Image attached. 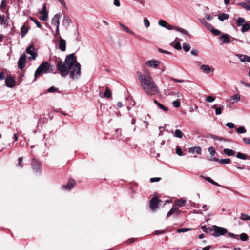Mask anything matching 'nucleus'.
I'll list each match as a JSON object with an SVG mask.
<instances>
[{
	"mask_svg": "<svg viewBox=\"0 0 250 250\" xmlns=\"http://www.w3.org/2000/svg\"><path fill=\"white\" fill-rule=\"evenodd\" d=\"M40 13L41 14H48V11L46 9V3H44L42 5V7L41 9V10L40 11Z\"/></svg>",
	"mask_w": 250,
	"mask_h": 250,
	"instance_id": "44",
	"label": "nucleus"
},
{
	"mask_svg": "<svg viewBox=\"0 0 250 250\" xmlns=\"http://www.w3.org/2000/svg\"><path fill=\"white\" fill-rule=\"evenodd\" d=\"M6 5V0H2L0 5V10L3 12Z\"/></svg>",
	"mask_w": 250,
	"mask_h": 250,
	"instance_id": "51",
	"label": "nucleus"
},
{
	"mask_svg": "<svg viewBox=\"0 0 250 250\" xmlns=\"http://www.w3.org/2000/svg\"><path fill=\"white\" fill-rule=\"evenodd\" d=\"M183 48L186 52H188L190 50L191 47L188 43L185 42L183 44Z\"/></svg>",
	"mask_w": 250,
	"mask_h": 250,
	"instance_id": "36",
	"label": "nucleus"
},
{
	"mask_svg": "<svg viewBox=\"0 0 250 250\" xmlns=\"http://www.w3.org/2000/svg\"><path fill=\"white\" fill-rule=\"evenodd\" d=\"M229 18V15L228 14L226 13H222L220 14L218 16V19L220 21H223L225 20L228 19Z\"/></svg>",
	"mask_w": 250,
	"mask_h": 250,
	"instance_id": "26",
	"label": "nucleus"
},
{
	"mask_svg": "<svg viewBox=\"0 0 250 250\" xmlns=\"http://www.w3.org/2000/svg\"><path fill=\"white\" fill-rule=\"evenodd\" d=\"M243 140L244 142L247 144L250 145V139L249 138H243Z\"/></svg>",
	"mask_w": 250,
	"mask_h": 250,
	"instance_id": "64",
	"label": "nucleus"
},
{
	"mask_svg": "<svg viewBox=\"0 0 250 250\" xmlns=\"http://www.w3.org/2000/svg\"><path fill=\"white\" fill-rule=\"evenodd\" d=\"M58 89L55 87L54 86H51L47 90V92L49 93H52L56 91Z\"/></svg>",
	"mask_w": 250,
	"mask_h": 250,
	"instance_id": "61",
	"label": "nucleus"
},
{
	"mask_svg": "<svg viewBox=\"0 0 250 250\" xmlns=\"http://www.w3.org/2000/svg\"><path fill=\"white\" fill-rule=\"evenodd\" d=\"M201 228H202V229L203 230V231L206 233H208L209 232L212 231V228H208L205 225L202 226L201 227Z\"/></svg>",
	"mask_w": 250,
	"mask_h": 250,
	"instance_id": "42",
	"label": "nucleus"
},
{
	"mask_svg": "<svg viewBox=\"0 0 250 250\" xmlns=\"http://www.w3.org/2000/svg\"><path fill=\"white\" fill-rule=\"evenodd\" d=\"M75 185V181L73 179H69L66 185L62 187V188L70 190Z\"/></svg>",
	"mask_w": 250,
	"mask_h": 250,
	"instance_id": "16",
	"label": "nucleus"
},
{
	"mask_svg": "<svg viewBox=\"0 0 250 250\" xmlns=\"http://www.w3.org/2000/svg\"><path fill=\"white\" fill-rule=\"evenodd\" d=\"M210 31L211 33L215 36H219L221 34V32L220 31H219L218 29H214L213 27H212L210 29Z\"/></svg>",
	"mask_w": 250,
	"mask_h": 250,
	"instance_id": "41",
	"label": "nucleus"
},
{
	"mask_svg": "<svg viewBox=\"0 0 250 250\" xmlns=\"http://www.w3.org/2000/svg\"><path fill=\"white\" fill-rule=\"evenodd\" d=\"M230 36L227 34H223L221 37L220 39L222 41L223 43H228L230 42Z\"/></svg>",
	"mask_w": 250,
	"mask_h": 250,
	"instance_id": "19",
	"label": "nucleus"
},
{
	"mask_svg": "<svg viewBox=\"0 0 250 250\" xmlns=\"http://www.w3.org/2000/svg\"><path fill=\"white\" fill-rule=\"evenodd\" d=\"M213 139L214 140H219L220 141H223L224 142H232V141L230 139H226L225 138L219 137L217 136H213Z\"/></svg>",
	"mask_w": 250,
	"mask_h": 250,
	"instance_id": "33",
	"label": "nucleus"
},
{
	"mask_svg": "<svg viewBox=\"0 0 250 250\" xmlns=\"http://www.w3.org/2000/svg\"><path fill=\"white\" fill-rule=\"evenodd\" d=\"M236 131L238 133L243 134L246 133L247 130L244 126H240L237 128Z\"/></svg>",
	"mask_w": 250,
	"mask_h": 250,
	"instance_id": "37",
	"label": "nucleus"
},
{
	"mask_svg": "<svg viewBox=\"0 0 250 250\" xmlns=\"http://www.w3.org/2000/svg\"><path fill=\"white\" fill-rule=\"evenodd\" d=\"M186 203V201L183 199L178 200L176 201V204L178 207H181L184 206Z\"/></svg>",
	"mask_w": 250,
	"mask_h": 250,
	"instance_id": "38",
	"label": "nucleus"
},
{
	"mask_svg": "<svg viewBox=\"0 0 250 250\" xmlns=\"http://www.w3.org/2000/svg\"><path fill=\"white\" fill-rule=\"evenodd\" d=\"M174 30H175L176 31L179 32L184 35H186L187 36H189V34L186 30H185V29H183L182 28H181L179 26H175Z\"/></svg>",
	"mask_w": 250,
	"mask_h": 250,
	"instance_id": "24",
	"label": "nucleus"
},
{
	"mask_svg": "<svg viewBox=\"0 0 250 250\" xmlns=\"http://www.w3.org/2000/svg\"><path fill=\"white\" fill-rule=\"evenodd\" d=\"M7 21V18L4 15H1L0 14V23L1 25L6 24V21Z\"/></svg>",
	"mask_w": 250,
	"mask_h": 250,
	"instance_id": "35",
	"label": "nucleus"
},
{
	"mask_svg": "<svg viewBox=\"0 0 250 250\" xmlns=\"http://www.w3.org/2000/svg\"><path fill=\"white\" fill-rule=\"evenodd\" d=\"M173 47L175 49L180 50L182 49V47L181 45V43L179 42H177L175 43V44L173 45Z\"/></svg>",
	"mask_w": 250,
	"mask_h": 250,
	"instance_id": "52",
	"label": "nucleus"
},
{
	"mask_svg": "<svg viewBox=\"0 0 250 250\" xmlns=\"http://www.w3.org/2000/svg\"><path fill=\"white\" fill-rule=\"evenodd\" d=\"M154 102L158 105V106L163 111L167 112L168 111V108L165 106L164 105L159 103L157 100H154Z\"/></svg>",
	"mask_w": 250,
	"mask_h": 250,
	"instance_id": "27",
	"label": "nucleus"
},
{
	"mask_svg": "<svg viewBox=\"0 0 250 250\" xmlns=\"http://www.w3.org/2000/svg\"><path fill=\"white\" fill-rule=\"evenodd\" d=\"M241 28V31L243 33L246 32L249 30L250 29V24L249 23H245L243 24Z\"/></svg>",
	"mask_w": 250,
	"mask_h": 250,
	"instance_id": "29",
	"label": "nucleus"
},
{
	"mask_svg": "<svg viewBox=\"0 0 250 250\" xmlns=\"http://www.w3.org/2000/svg\"><path fill=\"white\" fill-rule=\"evenodd\" d=\"M60 74L62 77L68 75L72 80H77L81 76V65L77 62L74 53L67 55L64 62L60 60L56 64Z\"/></svg>",
	"mask_w": 250,
	"mask_h": 250,
	"instance_id": "1",
	"label": "nucleus"
},
{
	"mask_svg": "<svg viewBox=\"0 0 250 250\" xmlns=\"http://www.w3.org/2000/svg\"><path fill=\"white\" fill-rule=\"evenodd\" d=\"M158 51L159 52H161V53H165V54H167V55H171V53L169 51H166V50H164L161 48H159L158 49Z\"/></svg>",
	"mask_w": 250,
	"mask_h": 250,
	"instance_id": "59",
	"label": "nucleus"
},
{
	"mask_svg": "<svg viewBox=\"0 0 250 250\" xmlns=\"http://www.w3.org/2000/svg\"><path fill=\"white\" fill-rule=\"evenodd\" d=\"M240 218L244 220H250V216L247 214H241Z\"/></svg>",
	"mask_w": 250,
	"mask_h": 250,
	"instance_id": "50",
	"label": "nucleus"
},
{
	"mask_svg": "<svg viewBox=\"0 0 250 250\" xmlns=\"http://www.w3.org/2000/svg\"><path fill=\"white\" fill-rule=\"evenodd\" d=\"M212 160L215 162H217L221 164H229L231 162V160L229 158L219 159L216 158H213Z\"/></svg>",
	"mask_w": 250,
	"mask_h": 250,
	"instance_id": "17",
	"label": "nucleus"
},
{
	"mask_svg": "<svg viewBox=\"0 0 250 250\" xmlns=\"http://www.w3.org/2000/svg\"><path fill=\"white\" fill-rule=\"evenodd\" d=\"M176 154L180 156H181L183 155V151H182V150L179 147V146H177L176 147Z\"/></svg>",
	"mask_w": 250,
	"mask_h": 250,
	"instance_id": "54",
	"label": "nucleus"
},
{
	"mask_svg": "<svg viewBox=\"0 0 250 250\" xmlns=\"http://www.w3.org/2000/svg\"><path fill=\"white\" fill-rule=\"evenodd\" d=\"M119 25L126 32L132 35H135L134 32L130 30L127 26H126L123 23H120Z\"/></svg>",
	"mask_w": 250,
	"mask_h": 250,
	"instance_id": "25",
	"label": "nucleus"
},
{
	"mask_svg": "<svg viewBox=\"0 0 250 250\" xmlns=\"http://www.w3.org/2000/svg\"><path fill=\"white\" fill-rule=\"evenodd\" d=\"M236 22L238 26H241L245 23V20L243 18L239 17L237 20Z\"/></svg>",
	"mask_w": 250,
	"mask_h": 250,
	"instance_id": "34",
	"label": "nucleus"
},
{
	"mask_svg": "<svg viewBox=\"0 0 250 250\" xmlns=\"http://www.w3.org/2000/svg\"><path fill=\"white\" fill-rule=\"evenodd\" d=\"M26 52L27 54L31 55L29 57V60H35L38 56V54L33 45H30L26 48Z\"/></svg>",
	"mask_w": 250,
	"mask_h": 250,
	"instance_id": "5",
	"label": "nucleus"
},
{
	"mask_svg": "<svg viewBox=\"0 0 250 250\" xmlns=\"http://www.w3.org/2000/svg\"><path fill=\"white\" fill-rule=\"evenodd\" d=\"M61 17V14H55L51 20V24L57 26H59L60 24V19Z\"/></svg>",
	"mask_w": 250,
	"mask_h": 250,
	"instance_id": "10",
	"label": "nucleus"
},
{
	"mask_svg": "<svg viewBox=\"0 0 250 250\" xmlns=\"http://www.w3.org/2000/svg\"><path fill=\"white\" fill-rule=\"evenodd\" d=\"M40 19L42 21H46L48 20V14H41Z\"/></svg>",
	"mask_w": 250,
	"mask_h": 250,
	"instance_id": "47",
	"label": "nucleus"
},
{
	"mask_svg": "<svg viewBox=\"0 0 250 250\" xmlns=\"http://www.w3.org/2000/svg\"><path fill=\"white\" fill-rule=\"evenodd\" d=\"M212 235L216 237L224 235L228 233L226 228L216 225L212 226Z\"/></svg>",
	"mask_w": 250,
	"mask_h": 250,
	"instance_id": "4",
	"label": "nucleus"
},
{
	"mask_svg": "<svg viewBox=\"0 0 250 250\" xmlns=\"http://www.w3.org/2000/svg\"><path fill=\"white\" fill-rule=\"evenodd\" d=\"M200 22L204 26L207 27L209 30H210V29L213 27L210 23L204 20H200Z\"/></svg>",
	"mask_w": 250,
	"mask_h": 250,
	"instance_id": "31",
	"label": "nucleus"
},
{
	"mask_svg": "<svg viewBox=\"0 0 250 250\" xmlns=\"http://www.w3.org/2000/svg\"><path fill=\"white\" fill-rule=\"evenodd\" d=\"M161 179L160 177H155V178H150V182L152 183L155 182H159Z\"/></svg>",
	"mask_w": 250,
	"mask_h": 250,
	"instance_id": "62",
	"label": "nucleus"
},
{
	"mask_svg": "<svg viewBox=\"0 0 250 250\" xmlns=\"http://www.w3.org/2000/svg\"><path fill=\"white\" fill-rule=\"evenodd\" d=\"M173 136L176 138H182L183 137V134L180 130L176 129L174 132Z\"/></svg>",
	"mask_w": 250,
	"mask_h": 250,
	"instance_id": "32",
	"label": "nucleus"
},
{
	"mask_svg": "<svg viewBox=\"0 0 250 250\" xmlns=\"http://www.w3.org/2000/svg\"><path fill=\"white\" fill-rule=\"evenodd\" d=\"M208 152H209L210 154L213 156L215 154V150L214 148L213 147H209L208 148Z\"/></svg>",
	"mask_w": 250,
	"mask_h": 250,
	"instance_id": "55",
	"label": "nucleus"
},
{
	"mask_svg": "<svg viewBox=\"0 0 250 250\" xmlns=\"http://www.w3.org/2000/svg\"><path fill=\"white\" fill-rule=\"evenodd\" d=\"M32 166V168L35 171L41 172L42 168L41 163L40 162L36 160L35 158L33 159Z\"/></svg>",
	"mask_w": 250,
	"mask_h": 250,
	"instance_id": "8",
	"label": "nucleus"
},
{
	"mask_svg": "<svg viewBox=\"0 0 250 250\" xmlns=\"http://www.w3.org/2000/svg\"><path fill=\"white\" fill-rule=\"evenodd\" d=\"M230 100L232 101V103H234L235 102H238L240 100V97L239 95L235 94L231 97Z\"/></svg>",
	"mask_w": 250,
	"mask_h": 250,
	"instance_id": "30",
	"label": "nucleus"
},
{
	"mask_svg": "<svg viewBox=\"0 0 250 250\" xmlns=\"http://www.w3.org/2000/svg\"><path fill=\"white\" fill-rule=\"evenodd\" d=\"M188 151L192 154L196 152L197 154H201V148L199 146L192 147L188 148Z\"/></svg>",
	"mask_w": 250,
	"mask_h": 250,
	"instance_id": "20",
	"label": "nucleus"
},
{
	"mask_svg": "<svg viewBox=\"0 0 250 250\" xmlns=\"http://www.w3.org/2000/svg\"><path fill=\"white\" fill-rule=\"evenodd\" d=\"M228 235V236L229 237H231L232 238H234V239H238V235H236L235 234H233L232 233H231V232H228L227 233Z\"/></svg>",
	"mask_w": 250,
	"mask_h": 250,
	"instance_id": "57",
	"label": "nucleus"
},
{
	"mask_svg": "<svg viewBox=\"0 0 250 250\" xmlns=\"http://www.w3.org/2000/svg\"><path fill=\"white\" fill-rule=\"evenodd\" d=\"M30 19L31 21H32L36 24V26L38 28L41 27V24L38 21H37V20L35 19L34 18H33V17H30Z\"/></svg>",
	"mask_w": 250,
	"mask_h": 250,
	"instance_id": "48",
	"label": "nucleus"
},
{
	"mask_svg": "<svg viewBox=\"0 0 250 250\" xmlns=\"http://www.w3.org/2000/svg\"><path fill=\"white\" fill-rule=\"evenodd\" d=\"M246 2H241L238 3V5L242 6L245 10L250 11V0H245Z\"/></svg>",
	"mask_w": 250,
	"mask_h": 250,
	"instance_id": "18",
	"label": "nucleus"
},
{
	"mask_svg": "<svg viewBox=\"0 0 250 250\" xmlns=\"http://www.w3.org/2000/svg\"><path fill=\"white\" fill-rule=\"evenodd\" d=\"M180 211L179 210L178 207L175 206L173 207L168 212L167 217L168 218L170 216H171L173 213L176 214V216H177L180 213Z\"/></svg>",
	"mask_w": 250,
	"mask_h": 250,
	"instance_id": "15",
	"label": "nucleus"
},
{
	"mask_svg": "<svg viewBox=\"0 0 250 250\" xmlns=\"http://www.w3.org/2000/svg\"><path fill=\"white\" fill-rule=\"evenodd\" d=\"M22 161H23L22 157H21L18 158V165L21 167H23V164L22 163Z\"/></svg>",
	"mask_w": 250,
	"mask_h": 250,
	"instance_id": "60",
	"label": "nucleus"
},
{
	"mask_svg": "<svg viewBox=\"0 0 250 250\" xmlns=\"http://www.w3.org/2000/svg\"><path fill=\"white\" fill-rule=\"evenodd\" d=\"M48 73H53L56 74L57 72H53V67L50 65L47 62H42L36 70L34 76L37 77L42 74H47Z\"/></svg>",
	"mask_w": 250,
	"mask_h": 250,
	"instance_id": "3",
	"label": "nucleus"
},
{
	"mask_svg": "<svg viewBox=\"0 0 250 250\" xmlns=\"http://www.w3.org/2000/svg\"><path fill=\"white\" fill-rule=\"evenodd\" d=\"M72 22L71 20L68 15H64L62 21V25L66 28H68Z\"/></svg>",
	"mask_w": 250,
	"mask_h": 250,
	"instance_id": "14",
	"label": "nucleus"
},
{
	"mask_svg": "<svg viewBox=\"0 0 250 250\" xmlns=\"http://www.w3.org/2000/svg\"><path fill=\"white\" fill-rule=\"evenodd\" d=\"M105 91L104 94V97L109 98L111 97V93L110 91V90L108 87H106Z\"/></svg>",
	"mask_w": 250,
	"mask_h": 250,
	"instance_id": "40",
	"label": "nucleus"
},
{
	"mask_svg": "<svg viewBox=\"0 0 250 250\" xmlns=\"http://www.w3.org/2000/svg\"><path fill=\"white\" fill-rule=\"evenodd\" d=\"M226 125L229 128H233L235 127V124L231 123V122H228L226 124Z\"/></svg>",
	"mask_w": 250,
	"mask_h": 250,
	"instance_id": "58",
	"label": "nucleus"
},
{
	"mask_svg": "<svg viewBox=\"0 0 250 250\" xmlns=\"http://www.w3.org/2000/svg\"><path fill=\"white\" fill-rule=\"evenodd\" d=\"M200 69L207 73H209L211 71L210 68L207 65H201L200 67Z\"/></svg>",
	"mask_w": 250,
	"mask_h": 250,
	"instance_id": "28",
	"label": "nucleus"
},
{
	"mask_svg": "<svg viewBox=\"0 0 250 250\" xmlns=\"http://www.w3.org/2000/svg\"><path fill=\"white\" fill-rule=\"evenodd\" d=\"M242 62H247L250 63V57L246 55L236 54L235 55Z\"/></svg>",
	"mask_w": 250,
	"mask_h": 250,
	"instance_id": "12",
	"label": "nucleus"
},
{
	"mask_svg": "<svg viewBox=\"0 0 250 250\" xmlns=\"http://www.w3.org/2000/svg\"><path fill=\"white\" fill-rule=\"evenodd\" d=\"M215 100V98L212 96H208L206 98V101L209 103H211Z\"/></svg>",
	"mask_w": 250,
	"mask_h": 250,
	"instance_id": "56",
	"label": "nucleus"
},
{
	"mask_svg": "<svg viewBox=\"0 0 250 250\" xmlns=\"http://www.w3.org/2000/svg\"><path fill=\"white\" fill-rule=\"evenodd\" d=\"M26 60V56L25 54H22L20 56L18 62V68L22 70L24 67Z\"/></svg>",
	"mask_w": 250,
	"mask_h": 250,
	"instance_id": "6",
	"label": "nucleus"
},
{
	"mask_svg": "<svg viewBox=\"0 0 250 250\" xmlns=\"http://www.w3.org/2000/svg\"><path fill=\"white\" fill-rule=\"evenodd\" d=\"M160 64V61L156 60H149L146 62V64L150 67L156 68Z\"/></svg>",
	"mask_w": 250,
	"mask_h": 250,
	"instance_id": "7",
	"label": "nucleus"
},
{
	"mask_svg": "<svg viewBox=\"0 0 250 250\" xmlns=\"http://www.w3.org/2000/svg\"><path fill=\"white\" fill-rule=\"evenodd\" d=\"M191 230V229L190 228H181L177 230V232L178 233H182V232H187V231H188V230Z\"/></svg>",
	"mask_w": 250,
	"mask_h": 250,
	"instance_id": "49",
	"label": "nucleus"
},
{
	"mask_svg": "<svg viewBox=\"0 0 250 250\" xmlns=\"http://www.w3.org/2000/svg\"><path fill=\"white\" fill-rule=\"evenodd\" d=\"M28 31V27L24 24L21 28V34L22 38L27 34Z\"/></svg>",
	"mask_w": 250,
	"mask_h": 250,
	"instance_id": "22",
	"label": "nucleus"
},
{
	"mask_svg": "<svg viewBox=\"0 0 250 250\" xmlns=\"http://www.w3.org/2000/svg\"><path fill=\"white\" fill-rule=\"evenodd\" d=\"M223 152L228 156H234L235 154V151L228 148L224 149Z\"/></svg>",
	"mask_w": 250,
	"mask_h": 250,
	"instance_id": "23",
	"label": "nucleus"
},
{
	"mask_svg": "<svg viewBox=\"0 0 250 250\" xmlns=\"http://www.w3.org/2000/svg\"><path fill=\"white\" fill-rule=\"evenodd\" d=\"M174 107L178 108L180 106V102L179 100L173 101L172 103Z\"/></svg>",
	"mask_w": 250,
	"mask_h": 250,
	"instance_id": "45",
	"label": "nucleus"
},
{
	"mask_svg": "<svg viewBox=\"0 0 250 250\" xmlns=\"http://www.w3.org/2000/svg\"><path fill=\"white\" fill-rule=\"evenodd\" d=\"M144 26L146 28H147L150 26V22L147 19L145 18L143 20Z\"/></svg>",
	"mask_w": 250,
	"mask_h": 250,
	"instance_id": "53",
	"label": "nucleus"
},
{
	"mask_svg": "<svg viewBox=\"0 0 250 250\" xmlns=\"http://www.w3.org/2000/svg\"><path fill=\"white\" fill-rule=\"evenodd\" d=\"M59 48L62 51H64L66 50V41L59 36Z\"/></svg>",
	"mask_w": 250,
	"mask_h": 250,
	"instance_id": "13",
	"label": "nucleus"
},
{
	"mask_svg": "<svg viewBox=\"0 0 250 250\" xmlns=\"http://www.w3.org/2000/svg\"><path fill=\"white\" fill-rule=\"evenodd\" d=\"M137 76L141 86L148 94L152 95L159 92L158 87L149 72H146L144 74L138 72Z\"/></svg>",
	"mask_w": 250,
	"mask_h": 250,
	"instance_id": "2",
	"label": "nucleus"
},
{
	"mask_svg": "<svg viewBox=\"0 0 250 250\" xmlns=\"http://www.w3.org/2000/svg\"><path fill=\"white\" fill-rule=\"evenodd\" d=\"M216 104H215L212 106L211 108L213 109H215V114L216 115H220L222 113V110L223 109L224 106L223 105H220L219 107H216Z\"/></svg>",
	"mask_w": 250,
	"mask_h": 250,
	"instance_id": "21",
	"label": "nucleus"
},
{
	"mask_svg": "<svg viewBox=\"0 0 250 250\" xmlns=\"http://www.w3.org/2000/svg\"><path fill=\"white\" fill-rule=\"evenodd\" d=\"M191 54L194 56H197L198 54V51L196 49H193L191 51Z\"/></svg>",
	"mask_w": 250,
	"mask_h": 250,
	"instance_id": "63",
	"label": "nucleus"
},
{
	"mask_svg": "<svg viewBox=\"0 0 250 250\" xmlns=\"http://www.w3.org/2000/svg\"><path fill=\"white\" fill-rule=\"evenodd\" d=\"M5 84L8 87H13L15 83V80L11 76L7 77L5 79Z\"/></svg>",
	"mask_w": 250,
	"mask_h": 250,
	"instance_id": "11",
	"label": "nucleus"
},
{
	"mask_svg": "<svg viewBox=\"0 0 250 250\" xmlns=\"http://www.w3.org/2000/svg\"><path fill=\"white\" fill-rule=\"evenodd\" d=\"M241 240L246 241L248 239V236L247 234L243 233L240 235Z\"/></svg>",
	"mask_w": 250,
	"mask_h": 250,
	"instance_id": "46",
	"label": "nucleus"
},
{
	"mask_svg": "<svg viewBox=\"0 0 250 250\" xmlns=\"http://www.w3.org/2000/svg\"><path fill=\"white\" fill-rule=\"evenodd\" d=\"M158 24L160 26L166 28L167 25V23L166 21L163 20H160L158 21Z\"/></svg>",
	"mask_w": 250,
	"mask_h": 250,
	"instance_id": "43",
	"label": "nucleus"
},
{
	"mask_svg": "<svg viewBox=\"0 0 250 250\" xmlns=\"http://www.w3.org/2000/svg\"><path fill=\"white\" fill-rule=\"evenodd\" d=\"M236 157L237 158L242 160H246L247 159V156L245 154L240 152L237 153Z\"/></svg>",
	"mask_w": 250,
	"mask_h": 250,
	"instance_id": "39",
	"label": "nucleus"
},
{
	"mask_svg": "<svg viewBox=\"0 0 250 250\" xmlns=\"http://www.w3.org/2000/svg\"><path fill=\"white\" fill-rule=\"evenodd\" d=\"M160 201L158 200L156 197H153L150 201V207L152 210H155L159 208L158 203Z\"/></svg>",
	"mask_w": 250,
	"mask_h": 250,
	"instance_id": "9",
	"label": "nucleus"
}]
</instances>
